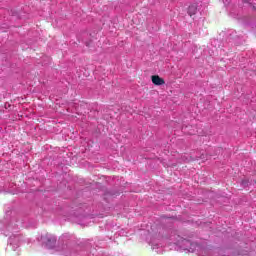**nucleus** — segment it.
I'll return each mask as SVG.
<instances>
[{
	"instance_id": "f257e3e1",
	"label": "nucleus",
	"mask_w": 256,
	"mask_h": 256,
	"mask_svg": "<svg viewBox=\"0 0 256 256\" xmlns=\"http://www.w3.org/2000/svg\"><path fill=\"white\" fill-rule=\"evenodd\" d=\"M151 79L154 85H158V86L165 85V80L161 78L159 75H153Z\"/></svg>"
},
{
	"instance_id": "f03ea898",
	"label": "nucleus",
	"mask_w": 256,
	"mask_h": 256,
	"mask_svg": "<svg viewBox=\"0 0 256 256\" xmlns=\"http://www.w3.org/2000/svg\"><path fill=\"white\" fill-rule=\"evenodd\" d=\"M197 14V5L195 4H192L188 7V15L190 17H193V15H196Z\"/></svg>"
},
{
	"instance_id": "7ed1b4c3",
	"label": "nucleus",
	"mask_w": 256,
	"mask_h": 256,
	"mask_svg": "<svg viewBox=\"0 0 256 256\" xmlns=\"http://www.w3.org/2000/svg\"><path fill=\"white\" fill-rule=\"evenodd\" d=\"M52 244H55V239H52Z\"/></svg>"
}]
</instances>
